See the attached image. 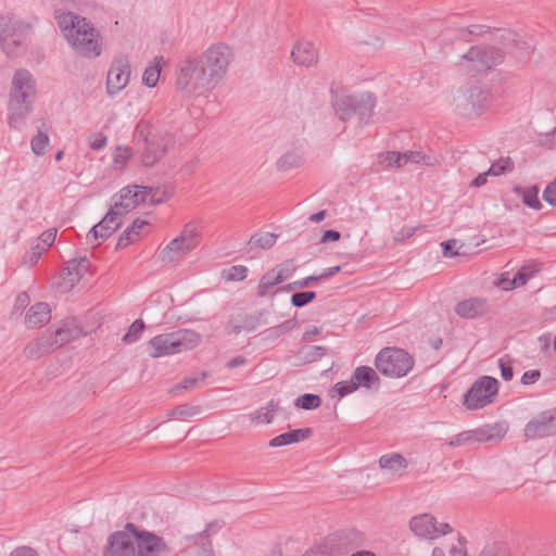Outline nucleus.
Segmentation results:
<instances>
[{
	"label": "nucleus",
	"instance_id": "nucleus-49",
	"mask_svg": "<svg viewBox=\"0 0 556 556\" xmlns=\"http://www.w3.org/2000/svg\"><path fill=\"white\" fill-rule=\"evenodd\" d=\"M316 299L315 291L295 292L291 296V304L295 307H303Z\"/></svg>",
	"mask_w": 556,
	"mask_h": 556
},
{
	"label": "nucleus",
	"instance_id": "nucleus-45",
	"mask_svg": "<svg viewBox=\"0 0 556 556\" xmlns=\"http://www.w3.org/2000/svg\"><path fill=\"white\" fill-rule=\"evenodd\" d=\"M321 399L316 394L306 393L295 400V406L306 410L316 409L320 406Z\"/></svg>",
	"mask_w": 556,
	"mask_h": 556
},
{
	"label": "nucleus",
	"instance_id": "nucleus-48",
	"mask_svg": "<svg viewBox=\"0 0 556 556\" xmlns=\"http://www.w3.org/2000/svg\"><path fill=\"white\" fill-rule=\"evenodd\" d=\"M273 269L276 273V276L279 278V280L283 282L294 274L296 267L293 261L288 260L275 266Z\"/></svg>",
	"mask_w": 556,
	"mask_h": 556
},
{
	"label": "nucleus",
	"instance_id": "nucleus-25",
	"mask_svg": "<svg viewBox=\"0 0 556 556\" xmlns=\"http://www.w3.org/2000/svg\"><path fill=\"white\" fill-rule=\"evenodd\" d=\"M508 427L505 422H495L493 425H483L477 429H473L475 441L479 443L501 441Z\"/></svg>",
	"mask_w": 556,
	"mask_h": 556
},
{
	"label": "nucleus",
	"instance_id": "nucleus-14",
	"mask_svg": "<svg viewBox=\"0 0 556 556\" xmlns=\"http://www.w3.org/2000/svg\"><path fill=\"white\" fill-rule=\"evenodd\" d=\"M374 386H379V377L376 371L368 366H358L350 380H344L336 383L334 390L338 394L343 397L354 391H356L359 387L371 388Z\"/></svg>",
	"mask_w": 556,
	"mask_h": 556
},
{
	"label": "nucleus",
	"instance_id": "nucleus-31",
	"mask_svg": "<svg viewBox=\"0 0 556 556\" xmlns=\"http://www.w3.org/2000/svg\"><path fill=\"white\" fill-rule=\"evenodd\" d=\"M83 331L73 323H66L56 331L51 332L52 341L55 344V349L63 346L64 344L78 339Z\"/></svg>",
	"mask_w": 556,
	"mask_h": 556
},
{
	"label": "nucleus",
	"instance_id": "nucleus-53",
	"mask_svg": "<svg viewBox=\"0 0 556 556\" xmlns=\"http://www.w3.org/2000/svg\"><path fill=\"white\" fill-rule=\"evenodd\" d=\"M224 274L227 280L241 281L247 277L248 268L243 265H235L225 270Z\"/></svg>",
	"mask_w": 556,
	"mask_h": 556
},
{
	"label": "nucleus",
	"instance_id": "nucleus-51",
	"mask_svg": "<svg viewBox=\"0 0 556 556\" xmlns=\"http://www.w3.org/2000/svg\"><path fill=\"white\" fill-rule=\"evenodd\" d=\"M491 31V27L485 25H470L467 28L459 30V37L467 40L468 36H483Z\"/></svg>",
	"mask_w": 556,
	"mask_h": 556
},
{
	"label": "nucleus",
	"instance_id": "nucleus-57",
	"mask_svg": "<svg viewBox=\"0 0 556 556\" xmlns=\"http://www.w3.org/2000/svg\"><path fill=\"white\" fill-rule=\"evenodd\" d=\"M498 366L501 369V376L505 381H509L514 377V370L511 366V361L508 356H504L498 359Z\"/></svg>",
	"mask_w": 556,
	"mask_h": 556
},
{
	"label": "nucleus",
	"instance_id": "nucleus-27",
	"mask_svg": "<svg viewBox=\"0 0 556 556\" xmlns=\"http://www.w3.org/2000/svg\"><path fill=\"white\" fill-rule=\"evenodd\" d=\"M90 262L87 257L79 260H71L63 269L62 277L71 286L74 287L88 270Z\"/></svg>",
	"mask_w": 556,
	"mask_h": 556
},
{
	"label": "nucleus",
	"instance_id": "nucleus-41",
	"mask_svg": "<svg viewBox=\"0 0 556 556\" xmlns=\"http://www.w3.org/2000/svg\"><path fill=\"white\" fill-rule=\"evenodd\" d=\"M401 152L387 151L378 154V161L386 168H402Z\"/></svg>",
	"mask_w": 556,
	"mask_h": 556
},
{
	"label": "nucleus",
	"instance_id": "nucleus-15",
	"mask_svg": "<svg viewBox=\"0 0 556 556\" xmlns=\"http://www.w3.org/2000/svg\"><path fill=\"white\" fill-rule=\"evenodd\" d=\"M554 434H556V408L540 413L525 427V437L528 440L542 439Z\"/></svg>",
	"mask_w": 556,
	"mask_h": 556
},
{
	"label": "nucleus",
	"instance_id": "nucleus-59",
	"mask_svg": "<svg viewBox=\"0 0 556 556\" xmlns=\"http://www.w3.org/2000/svg\"><path fill=\"white\" fill-rule=\"evenodd\" d=\"M56 228H50L39 236L38 241L42 243V249H48L54 243L56 238Z\"/></svg>",
	"mask_w": 556,
	"mask_h": 556
},
{
	"label": "nucleus",
	"instance_id": "nucleus-17",
	"mask_svg": "<svg viewBox=\"0 0 556 556\" xmlns=\"http://www.w3.org/2000/svg\"><path fill=\"white\" fill-rule=\"evenodd\" d=\"M23 34L17 23L10 17H0V49L8 56H15L22 45Z\"/></svg>",
	"mask_w": 556,
	"mask_h": 556
},
{
	"label": "nucleus",
	"instance_id": "nucleus-47",
	"mask_svg": "<svg viewBox=\"0 0 556 556\" xmlns=\"http://www.w3.org/2000/svg\"><path fill=\"white\" fill-rule=\"evenodd\" d=\"M206 374L202 372L200 376H188L185 377L180 383L170 389V393H176L178 390H189L197 387L200 382L204 381Z\"/></svg>",
	"mask_w": 556,
	"mask_h": 556
},
{
	"label": "nucleus",
	"instance_id": "nucleus-3",
	"mask_svg": "<svg viewBox=\"0 0 556 556\" xmlns=\"http://www.w3.org/2000/svg\"><path fill=\"white\" fill-rule=\"evenodd\" d=\"M504 61V52L495 47L478 45L471 47L455 63L458 72L468 76L486 73Z\"/></svg>",
	"mask_w": 556,
	"mask_h": 556
},
{
	"label": "nucleus",
	"instance_id": "nucleus-8",
	"mask_svg": "<svg viewBox=\"0 0 556 556\" xmlns=\"http://www.w3.org/2000/svg\"><path fill=\"white\" fill-rule=\"evenodd\" d=\"M456 110L466 117H476L483 113L489 103V93L479 85L460 88L454 98Z\"/></svg>",
	"mask_w": 556,
	"mask_h": 556
},
{
	"label": "nucleus",
	"instance_id": "nucleus-1",
	"mask_svg": "<svg viewBox=\"0 0 556 556\" xmlns=\"http://www.w3.org/2000/svg\"><path fill=\"white\" fill-rule=\"evenodd\" d=\"M64 35L73 48L81 55L97 58L102 52L100 33L85 17L67 14L61 21Z\"/></svg>",
	"mask_w": 556,
	"mask_h": 556
},
{
	"label": "nucleus",
	"instance_id": "nucleus-32",
	"mask_svg": "<svg viewBox=\"0 0 556 556\" xmlns=\"http://www.w3.org/2000/svg\"><path fill=\"white\" fill-rule=\"evenodd\" d=\"M356 100L357 96H343L336 99L333 108L341 121L346 122L355 115Z\"/></svg>",
	"mask_w": 556,
	"mask_h": 556
},
{
	"label": "nucleus",
	"instance_id": "nucleus-50",
	"mask_svg": "<svg viewBox=\"0 0 556 556\" xmlns=\"http://www.w3.org/2000/svg\"><path fill=\"white\" fill-rule=\"evenodd\" d=\"M277 236L271 232H264L253 236L251 242H254L261 249H270L276 243Z\"/></svg>",
	"mask_w": 556,
	"mask_h": 556
},
{
	"label": "nucleus",
	"instance_id": "nucleus-64",
	"mask_svg": "<svg viewBox=\"0 0 556 556\" xmlns=\"http://www.w3.org/2000/svg\"><path fill=\"white\" fill-rule=\"evenodd\" d=\"M540 142L542 146L548 148V149H552L554 147H556V127L545 134L541 139H540Z\"/></svg>",
	"mask_w": 556,
	"mask_h": 556
},
{
	"label": "nucleus",
	"instance_id": "nucleus-61",
	"mask_svg": "<svg viewBox=\"0 0 556 556\" xmlns=\"http://www.w3.org/2000/svg\"><path fill=\"white\" fill-rule=\"evenodd\" d=\"M416 230V227H403L401 230L395 232L393 237L394 243H401L404 242L406 239L412 238L415 235Z\"/></svg>",
	"mask_w": 556,
	"mask_h": 556
},
{
	"label": "nucleus",
	"instance_id": "nucleus-54",
	"mask_svg": "<svg viewBox=\"0 0 556 556\" xmlns=\"http://www.w3.org/2000/svg\"><path fill=\"white\" fill-rule=\"evenodd\" d=\"M131 156L132 149L130 147H117L113 154L114 163L122 167L126 165Z\"/></svg>",
	"mask_w": 556,
	"mask_h": 556
},
{
	"label": "nucleus",
	"instance_id": "nucleus-37",
	"mask_svg": "<svg viewBox=\"0 0 556 556\" xmlns=\"http://www.w3.org/2000/svg\"><path fill=\"white\" fill-rule=\"evenodd\" d=\"M278 408L279 403L275 400H270L265 407H261L251 414V419L257 424H270Z\"/></svg>",
	"mask_w": 556,
	"mask_h": 556
},
{
	"label": "nucleus",
	"instance_id": "nucleus-7",
	"mask_svg": "<svg viewBox=\"0 0 556 556\" xmlns=\"http://www.w3.org/2000/svg\"><path fill=\"white\" fill-rule=\"evenodd\" d=\"M414 359L402 349L386 348L375 359L376 368L388 377H404L413 368Z\"/></svg>",
	"mask_w": 556,
	"mask_h": 556
},
{
	"label": "nucleus",
	"instance_id": "nucleus-36",
	"mask_svg": "<svg viewBox=\"0 0 556 556\" xmlns=\"http://www.w3.org/2000/svg\"><path fill=\"white\" fill-rule=\"evenodd\" d=\"M201 229L200 220H191L185 225L178 237H180L185 243L189 244V247L195 249L199 244Z\"/></svg>",
	"mask_w": 556,
	"mask_h": 556
},
{
	"label": "nucleus",
	"instance_id": "nucleus-21",
	"mask_svg": "<svg viewBox=\"0 0 556 556\" xmlns=\"http://www.w3.org/2000/svg\"><path fill=\"white\" fill-rule=\"evenodd\" d=\"M490 306L488 301L482 298H469L460 301L455 306V313L467 319H475L482 317L489 313Z\"/></svg>",
	"mask_w": 556,
	"mask_h": 556
},
{
	"label": "nucleus",
	"instance_id": "nucleus-11",
	"mask_svg": "<svg viewBox=\"0 0 556 556\" xmlns=\"http://www.w3.org/2000/svg\"><path fill=\"white\" fill-rule=\"evenodd\" d=\"M498 392V381L490 376H483L473 382L466 392L464 404L468 409H479L491 404Z\"/></svg>",
	"mask_w": 556,
	"mask_h": 556
},
{
	"label": "nucleus",
	"instance_id": "nucleus-22",
	"mask_svg": "<svg viewBox=\"0 0 556 556\" xmlns=\"http://www.w3.org/2000/svg\"><path fill=\"white\" fill-rule=\"evenodd\" d=\"M55 350L56 349L52 341L51 332L46 331L36 339L28 342L23 353L28 359H39Z\"/></svg>",
	"mask_w": 556,
	"mask_h": 556
},
{
	"label": "nucleus",
	"instance_id": "nucleus-40",
	"mask_svg": "<svg viewBox=\"0 0 556 556\" xmlns=\"http://www.w3.org/2000/svg\"><path fill=\"white\" fill-rule=\"evenodd\" d=\"M201 407L197 405L181 404L173 408L168 416L174 419H182L200 414Z\"/></svg>",
	"mask_w": 556,
	"mask_h": 556
},
{
	"label": "nucleus",
	"instance_id": "nucleus-10",
	"mask_svg": "<svg viewBox=\"0 0 556 556\" xmlns=\"http://www.w3.org/2000/svg\"><path fill=\"white\" fill-rule=\"evenodd\" d=\"M223 527L219 520L211 521L205 529L194 535H186L182 540V556H215L210 536Z\"/></svg>",
	"mask_w": 556,
	"mask_h": 556
},
{
	"label": "nucleus",
	"instance_id": "nucleus-20",
	"mask_svg": "<svg viewBox=\"0 0 556 556\" xmlns=\"http://www.w3.org/2000/svg\"><path fill=\"white\" fill-rule=\"evenodd\" d=\"M122 216L117 215L115 211H110L106 215L100 220L97 225H94L88 236L87 239L92 242V240L97 241L99 239L105 240L112 233H114L122 225Z\"/></svg>",
	"mask_w": 556,
	"mask_h": 556
},
{
	"label": "nucleus",
	"instance_id": "nucleus-56",
	"mask_svg": "<svg viewBox=\"0 0 556 556\" xmlns=\"http://www.w3.org/2000/svg\"><path fill=\"white\" fill-rule=\"evenodd\" d=\"M290 444L298 443L312 437L313 430L311 428H302L286 432Z\"/></svg>",
	"mask_w": 556,
	"mask_h": 556
},
{
	"label": "nucleus",
	"instance_id": "nucleus-26",
	"mask_svg": "<svg viewBox=\"0 0 556 556\" xmlns=\"http://www.w3.org/2000/svg\"><path fill=\"white\" fill-rule=\"evenodd\" d=\"M143 204L156 205L169 200L174 193L172 186L141 187Z\"/></svg>",
	"mask_w": 556,
	"mask_h": 556
},
{
	"label": "nucleus",
	"instance_id": "nucleus-19",
	"mask_svg": "<svg viewBox=\"0 0 556 556\" xmlns=\"http://www.w3.org/2000/svg\"><path fill=\"white\" fill-rule=\"evenodd\" d=\"M141 198H143V195L140 186H128L121 190L111 210L115 211L117 215L124 216L136 208L140 203H143V201L140 200Z\"/></svg>",
	"mask_w": 556,
	"mask_h": 556
},
{
	"label": "nucleus",
	"instance_id": "nucleus-18",
	"mask_svg": "<svg viewBox=\"0 0 556 556\" xmlns=\"http://www.w3.org/2000/svg\"><path fill=\"white\" fill-rule=\"evenodd\" d=\"M130 64L127 58L118 56L113 60L106 77V91L110 96L123 90L129 83Z\"/></svg>",
	"mask_w": 556,
	"mask_h": 556
},
{
	"label": "nucleus",
	"instance_id": "nucleus-13",
	"mask_svg": "<svg viewBox=\"0 0 556 556\" xmlns=\"http://www.w3.org/2000/svg\"><path fill=\"white\" fill-rule=\"evenodd\" d=\"M364 535L356 530H343L328 535L323 544L321 552L330 556L345 555L362 546Z\"/></svg>",
	"mask_w": 556,
	"mask_h": 556
},
{
	"label": "nucleus",
	"instance_id": "nucleus-55",
	"mask_svg": "<svg viewBox=\"0 0 556 556\" xmlns=\"http://www.w3.org/2000/svg\"><path fill=\"white\" fill-rule=\"evenodd\" d=\"M317 281H318V278H316L315 275H313V276H308L303 279L293 281L291 283H288V285L281 287L279 290L280 291H290V290H295V289H304V288L312 286L314 282H317Z\"/></svg>",
	"mask_w": 556,
	"mask_h": 556
},
{
	"label": "nucleus",
	"instance_id": "nucleus-6",
	"mask_svg": "<svg viewBox=\"0 0 556 556\" xmlns=\"http://www.w3.org/2000/svg\"><path fill=\"white\" fill-rule=\"evenodd\" d=\"M176 86L178 90L185 91L189 96H200L215 88V85L198 58L180 62Z\"/></svg>",
	"mask_w": 556,
	"mask_h": 556
},
{
	"label": "nucleus",
	"instance_id": "nucleus-52",
	"mask_svg": "<svg viewBox=\"0 0 556 556\" xmlns=\"http://www.w3.org/2000/svg\"><path fill=\"white\" fill-rule=\"evenodd\" d=\"M472 442H476L475 441L473 429L472 430L463 431V432L454 435L451 439V441L448 442V445L451 447H456V446L465 445V444L472 443Z\"/></svg>",
	"mask_w": 556,
	"mask_h": 556
},
{
	"label": "nucleus",
	"instance_id": "nucleus-23",
	"mask_svg": "<svg viewBox=\"0 0 556 556\" xmlns=\"http://www.w3.org/2000/svg\"><path fill=\"white\" fill-rule=\"evenodd\" d=\"M291 56L296 65L314 66L318 63V50L313 42L307 40L298 41L291 51Z\"/></svg>",
	"mask_w": 556,
	"mask_h": 556
},
{
	"label": "nucleus",
	"instance_id": "nucleus-42",
	"mask_svg": "<svg viewBox=\"0 0 556 556\" xmlns=\"http://www.w3.org/2000/svg\"><path fill=\"white\" fill-rule=\"evenodd\" d=\"M161 75V65L159 62H155L152 65H149L142 75V81L147 87H155Z\"/></svg>",
	"mask_w": 556,
	"mask_h": 556
},
{
	"label": "nucleus",
	"instance_id": "nucleus-43",
	"mask_svg": "<svg viewBox=\"0 0 556 556\" xmlns=\"http://www.w3.org/2000/svg\"><path fill=\"white\" fill-rule=\"evenodd\" d=\"M49 141V136L39 131L30 141L31 151L38 156L45 155Z\"/></svg>",
	"mask_w": 556,
	"mask_h": 556
},
{
	"label": "nucleus",
	"instance_id": "nucleus-35",
	"mask_svg": "<svg viewBox=\"0 0 556 556\" xmlns=\"http://www.w3.org/2000/svg\"><path fill=\"white\" fill-rule=\"evenodd\" d=\"M513 191L516 194L521 195L522 202L527 206H529L533 210H540L542 207V203L539 200V188L536 186H531L528 188L515 186L513 188Z\"/></svg>",
	"mask_w": 556,
	"mask_h": 556
},
{
	"label": "nucleus",
	"instance_id": "nucleus-29",
	"mask_svg": "<svg viewBox=\"0 0 556 556\" xmlns=\"http://www.w3.org/2000/svg\"><path fill=\"white\" fill-rule=\"evenodd\" d=\"M51 319V311L47 303L39 302L30 306L25 323L28 328H37L48 324Z\"/></svg>",
	"mask_w": 556,
	"mask_h": 556
},
{
	"label": "nucleus",
	"instance_id": "nucleus-2",
	"mask_svg": "<svg viewBox=\"0 0 556 556\" xmlns=\"http://www.w3.org/2000/svg\"><path fill=\"white\" fill-rule=\"evenodd\" d=\"M35 98V81L30 73L20 70L12 81L9 123L13 128H20L31 110Z\"/></svg>",
	"mask_w": 556,
	"mask_h": 556
},
{
	"label": "nucleus",
	"instance_id": "nucleus-62",
	"mask_svg": "<svg viewBox=\"0 0 556 556\" xmlns=\"http://www.w3.org/2000/svg\"><path fill=\"white\" fill-rule=\"evenodd\" d=\"M136 239V237L134 236L132 232H130V230L128 228H126L123 233L121 235V237L118 238V242H117V245L116 248L117 249H124L126 248L128 244H130L131 242H134Z\"/></svg>",
	"mask_w": 556,
	"mask_h": 556
},
{
	"label": "nucleus",
	"instance_id": "nucleus-4",
	"mask_svg": "<svg viewBox=\"0 0 556 556\" xmlns=\"http://www.w3.org/2000/svg\"><path fill=\"white\" fill-rule=\"evenodd\" d=\"M201 336L190 329L159 334L148 342L149 355L159 358L189 351L199 345Z\"/></svg>",
	"mask_w": 556,
	"mask_h": 556
},
{
	"label": "nucleus",
	"instance_id": "nucleus-34",
	"mask_svg": "<svg viewBox=\"0 0 556 556\" xmlns=\"http://www.w3.org/2000/svg\"><path fill=\"white\" fill-rule=\"evenodd\" d=\"M355 115L358 116L359 122L367 121L375 108V98L371 93H362L357 96L356 104H355Z\"/></svg>",
	"mask_w": 556,
	"mask_h": 556
},
{
	"label": "nucleus",
	"instance_id": "nucleus-63",
	"mask_svg": "<svg viewBox=\"0 0 556 556\" xmlns=\"http://www.w3.org/2000/svg\"><path fill=\"white\" fill-rule=\"evenodd\" d=\"M541 377V372L538 369L526 371L521 377V383L525 386L535 383Z\"/></svg>",
	"mask_w": 556,
	"mask_h": 556
},
{
	"label": "nucleus",
	"instance_id": "nucleus-9",
	"mask_svg": "<svg viewBox=\"0 0 556 556\" xmlns=\"http://www.w3.org/2000/svg\"><path fill=\"white\" fill-rule=\"evenodd\" d=\"M216 86L226 75L232 60L231 49L226 45H213L198 58Z\"/></svg>",
	"mask_w": 556,
	"mask_h": 556
},
{
	"label": "nucleus",
	"instance_id": "nucleus-44",
	"mask_svg": "<svg viewBox=\"0 0 556 556\" xmlns=\"http://www.w3.org/2000/svg\"><path fill=\"white\" fill-rule=\"evenodd\" d=\"M144 323L141 319L135 320L129 327L126 334L123 337V342L126 344H131L139 340L142 331L144 330Z\"/></svg>",
	"mask_w": 556,
	"mask_h": 556
},
{
	"label": "nucleus",
	"instance_id": "nucleus-46",
	"mask_svg": "<svg viewBox=\"0 0 556 556\" xmlns=\"http://www.w3.org/2000/svg\"><path fill=\"white\" fill-rule=\"evenodd\" d=\"M514 168V163L510 157H501L496 162H494L489 168L488 173L491 176H500L506 172H511Z\"/></svg>",
	"mask_w": 556,
	"mask_h": 556
},
{
	"label": "nucleus",
	"instance_id": "nucleus-16",
	"mask_svg": "<svg viewBox=\"0 0 556 556\" xmlns=\"http://www.w3.org/2000/svg\"><path fill=\"white\" fill-rule=\"evenodd\" d=\"M104 556H136V541L132 532L126 529L113 532L103 552Z\"/></svg>",
	"mask_w": 556,
	"mask_h": 556
},
{
	"label": "nucleus",
	"instance_id": "nucleus-12",
	"mask_svg": "<svg viewBox=\"0 0 556 556\" xmlns=\"http://www.w3.org/2000/svg\"><path fill=\"white\" fill-rule=\"evenodd\" d=\"M126 529L135 535L136 556H167L169 548L163 538L153 532L140 529L132 522L126 523Z\"/></svg>",
	"mask_w": 556,
	"mask_h": 556
},
{
	"label": "nucleus",
	"instance_id": "nucleus-38",
	"mask_svg": "<svg viewBox=\"0 0 556 556\" xmlns=\"http://www.w3.org/2000/svg\"><path fill=\"white\" fill-rule=\"evenodd\" d=\"M303 157L298 152H289L283 154L277 161V168L281 172H287L296 168L303 164Z\"/></svg>",
	"mask_w": 556,
	"mask_h": 556
},
{
	"label": "nucleus",
	"instance_id": "nucleus-33",
	"mask_svg": "<svg viewBox=\"0 0 556 556\" xmlns=\"http://www.w3.org/2000/svg\"><path fill=\"white\" fill-rule=\"evenodd\" d=\"M401 159L402 167H404L407 164H415L419 166H434L439 163L435 157L426 154L422 151L408 150L405 152H401Z\"/></svg>",
	"mask_w": 556,
	"mask_h": 556
},
{
	"label": "nucleus",
	"instance_id": "nucleus-58",
	"mask_svg": "<svg viewBox=\"0 0 556 556\" xmlns=\"http://www.w3.org/2000/svg\"><path fill=\"white\" fill-rule=\"evenodd\" d=\"M106 136L102 132H93L88 138L89 147L92 150H100L106 146Z\"/></svg>",
	"mask_w": 556,
	"mask_h": 556
},
{
	"label": "nucleus",
	"instance_id": "nucleus-39",
	"mask_svg": "<svg viewBox=\"0 0 556 556\" xmlns=\"http://www.w3.org/2000/svg\"><path fill=\"white\" fill-rule=\"evenodd\" d=\"M281 283L279 278L276 276L274 269L268 270L266 274L262 276L257 286V295L263 298L268 291L275 286Z\"/></svg>",
	"mask_w": 556,
	"mask_h": 556
},
{
	"label": "nucleus",
	"instance_id": "nucleus-60",
	"mask_svg": "<svg viewBox=\"0 0 556 556\" xmlns=\"http://www.w3.org/2000/svg\"><path fill=\"white\" fill-rule=\"evenodd\" d=\"M543 199L549 205L556 206V179L546 186L543 191Z\"/></svg>",
	"mask_w": 556,
	"mask_h": 556
},
{
	"label": "nucleus",
	"instance_id": "nucleus-30",
	"mask_svg": "<svg viewBox=\"0 0 556 556\" xmlns=\"http://www.w3.org/2000/svg\"><path fill=\"white\" fill-rule=\"evenodd\" d=\"M379 466L393 476L401 477L408 467L407 459L400 453L384 454L379 458Z\"/></svg>",
	"mask_w": 556,
	"mask_h": 556
},
{
	"label": "nucleus",
	"instance_id": "nucleus-24",
	"mask_svg": "<svg viewBox=\"0 0 556 556\" xmlns=\"http://www.w3.org/2000/svg\"><path fill=\"white\" fill-rule=\"evenodd\" d=\"M437 519L430 514H421L412 518L409 522L410 530L415 535L421 539H437L438 532H435Z\"/></svg>",
	"mask_w": 556,
	"mask_h": 556
},
{
	"label": "nucleus",
	"instance_id": "nucleus-28",
	"mask_svg": "<svg viewBox=\"0 0 556 556\" xmlns=\"http://www.w3.org/2000/svg\"><path fill=\"white\" fill-rule=\"evenodd\" d=\"M194 249L189 247V244L185 243L180 239V237H177L173 239L161 252H160V260L164 263H172L174 261H177L185 256L186 254L190 253Z\"/></svg>",
	"mask_w": 556,
	"mask_h": 556
},
{
	"label": "nucleus",
	"instance_id": "nucleus-5",
	"mask_svg": "<svg viewBox=\"0 0 556 556\" xmlns=\"http://www.w3.org/2000/svg\"><path fill=\"white\" fill-rule=\"evenodd\" d=\"M134 138L137 142L140 140L144 142V149L141 153V164L146 167L154 166L175 144L172 134L163 130L150 132L148 131V126L141 124L137 125Z\"/></svg>",
	"mask_w": 556,
	"mask_h": 556
}]
</instances>
